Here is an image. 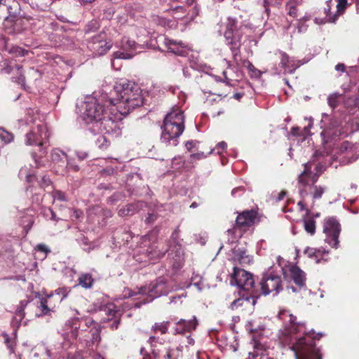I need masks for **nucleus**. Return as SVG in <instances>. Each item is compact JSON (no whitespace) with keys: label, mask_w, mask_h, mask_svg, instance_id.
<instances>
[{"label":"nucleus","mask_w":359,"mask_h":359,"mask_svg":"<svg viewBox=\"0 0 359 359\" xmlns=\"http://www.w3.org/2000/svg\"><path fill=\"white\" fill-rule=\"evenodd\" d=\"M288 323L285 328V340L287 341V337H290L288 343L292 344L296 359H323L315 342L322 337V334L307 332L305 324L297 322V317L292 314L289 315Z\"/></svg>","instance_id":"obj_1"},{"label":"nucleus","mask_w":359,"mask_h":359,"mask_svg":"<svg viewBox=\"0 0 359 359\" xmlns=\"http://www.w3.org/2000/svg\"><path fill=\"white\" fill-rule=\"evenodd\" d=\"M318 178L319 174L313 173L310 163L304 164V170L297 178L298 192L301 198L297 205L301 210H306L307 215L311 212L308 208L309 203H310L311 208H313L316 201L320 199L327 191L325 186L316 184Z\"/></svg>","instance_id":"obj_2"},{"label":"nucleus","mask_w":359,"mask_h":359,"mask_svg":"<svg viewBox=\"0 0 359 359\" xmlns=\"http://www.w3.org/2000/svg\"><path fill=\"white\" fill-rule=\"evenodd\" d=\"M116 97L109 100L111 110L120 117L128 114L131 110L142 106L144 98L141 88L135 83L123 81L114 87Z\"/></svg>","instance_id":"obj_3"},{"label":"nucleus","mask_w":359,"mask_h":359,"mask_svg":"<svg viewBox=\"0 0 359 359\" xmlns=\"http://www.w3.org/2000/svg\"><path fill=\"white\" fill-rule=\"evenodd\" d=\"M83 109L82 116L87 123L94 121L100 122L106 130H113L116 127V121L120 120V117L115 111L111 110L110 108L108 111L94 99L86 102Z\"/></svg>","instance_id":"obj_4"},{"label":"nucleus","mask_w":359,"mask_h":359,"mask_svg":"<svg viewBox=\"0 0 359 359\" xmlns=\"http://www.w3.org/2000/svg\"><path fill=\"white\" fill-rule=\"evenodd\" d=\"M184 119V112L178 108L168 113L161 126V141L165 143L172 141V144L176 146L178 144L177 139L185 129Z\"/></svg>","instance_id":"obj_5"},{"label":"nucleus","mask_w":359,"mask_h":359,"mask_svg":"<svg viewBox=\"0 0 359 359\" xmlns=\"http://www.w3.org/2000/svg\"><path fill=\"white\" fill-rule=\"evenodd\" d=\"M224 25V36L231 51L233 59L236 61L240 57L243 33L241 27H238V21L236 19L228 18Z\"/></svg>","instance_id":"obj_6"},{"label":"nucleus","mask_w":359,"mask_h":359,"mask_svg":"<svg viewBox=\"0 0 359 359\" xmlns=\"http://www.w3.org/2000/svg\"><path fill=\"white\" fill-rule=\"evenodd\" d=\"M257 217V211L245 210L239 213L236 219V224L232 229H228L227 233L232 235L233 239L241 238L243 233L254 225Z\"/></svg>","instance_id":"obj_7"},{"label":"nucleus","mask_w":359,"mask_h":359,"mask_svg":"<svg viewBox=\"0 0 359 359\" xmlns=\"http://www.w3.org/2000/svg\"><path fill=\"white\" fill-rule=\"evenodd\" d=\"M283 281L280 276L272 272L264 273L257 288L261 294L268 295L271 293L277 294L283 290Z\"/></svg>","instance_id":"obj_8"},{"label":"nucleus","mask_w":359,"mask_h":359,"mask_svg":"<svg viewBox=\"0 0 359 359\" xmlns=\"http://www.w3.org/2000/svg\"><path fill=\"white\" fill-rule=\"evenodd\" d=\"M232 279L243 292H249L253 296L259 297V290L255 285V280L250 273L244 269L234 267Z\"/></svg>","instance_id":"obj_9"},{"label":"nucleus","mask_w":359,"mask_h":359,"mask_svg":"<svg viewBox=\"0 0 359 359\" xmlns=\"http://www.w3.org/2000/svg\"><path fill=\"white\" fill-rule=\"evenodd\" d=\"M323 232L326 234L325 241L332 248L339 247V236L341 232V225L334 217H328L323 222Z\"/></svg>","instance_id":"obj_10"},{"label":"nucleus","mask_w":359,"mask_h":359,"mask_svg":"<svg viewBox=\"0 0 359 359\" xmlns=\"http://www.w3.org/2000/svg\"><path fill=\"white\" fill-rule=\"evenodd\" d=\"M111 43L108 41V35L102 31L94 36L88 43V48L96 55H102L107 53L111 48Z\"/></svg>","instance_id":"obj_11"},{"label":"nucleus","mask_w":359,"mask_h":359,"mask_svg":"<svg viewBox=\"0 0 359 359\" xmlns=\"http://www.w3.org/2000/svg\"><path fill=\"white\" fill-rule=\"evenodd\" d=\"M168 289L166 286V282L163 277L158 278L155 281L150 283L148 287H142L138 290V294H148L151 299L147 302L159 296L166 294Z\"/></svg>","instance_id":"obj_12"},{"label":"nucleus","mask_w":359,"mask_h":359,"mask_svg":"<svg viewBox=\"0 0 359 359\" xmlns=\"http://www.w3.org/2000/svg\"><path fill=\"white\" fill-rule=\"evenodd\" d=\"M48 138L47 127L43 123H40L33 127L26 135V144L27 145H37L41 147L43 141Z\"/></svg>","instance_id":"obj_13"},{"label":"nucleus","mask_w":359,"mask_h":359,"mask_svg":"<svg viewBox=\"0 0 359 359\" xmlns=\"http://www.w3.org/2000/svg\"><path fill=\"white\" fill-rule=\"evenodd\" d=\"M157 340L158 338L155 336H151L148 339V342L152 347L151 355L154 359H178L177 350L169 346H162L158 348L156 345Z\"/></svg>","instance_id":"obj_14"},{"label":"nucleus","mask_w":359,"mask_h":359,"mask_svg":"<svg viewBox=\"0 0 359 359\" xmlns=\"http://www.w3.org/2000/svg\"><path fill=\"white\" fill-rule=\"evenodd\" d=\"M61 302V299L53 293L42 298L40 301V305L39 306V309L41 311V315L46 316L48 315L50 311L55 312Z\"/></svg>","instance_id":"obj_15"},{"label":"nucleus","mask_w":359,"mask_h":359,"mask_svg":"<svg viewBox=\"0 0 359 359\" xmlns=\"http://www.w3.org/2000/svg\"><path fill=\"white\" fill-rule=\"evenodd\" d=\"M198 325L196 318L194 316L192 319L187 320L184 319L179 320L174 326L175 334H185L195 330Z\"/></svg>","instance_id":"obj_16"},{"label":"nucleus","mask_w":359,"mask_h":359,"mask_svg":"<svg viewBox=\"0 0 359 359\" xmlns=\"http://www.w3.org/2000/svg\"><path fill=\"white\" fill-rule=\"evenodd\" d=\"M80 322V318H72L65 323L66 337L70 342L75 341L79 336Z\"/></svg>","instance_id":"obj_17"},{"label":"nucleus","mask_w":359,"mask_h":359,"mask_svg":"<svg viewBox=\"0 0 359 359\" xmlns=\"http://www.w3.org/2000/svg\"><path fill=\"white\" fill-rule=\"evenodd\" d=\"M304 254L314 259L316 263H324L329 259V251L323 248H307L304 250Z\"/></svg>","instance_id":"obj_18"},{"label":"nucleus","mask_w":359,"mask_h":359,"mask_svg":"<svg viewBox=\"0 0 359 359\" xmlns=\"http://www.w3.org/2000/svg\"><path fill=\"white\" fill-rule=\"evenodd\" d=\"M280 64L279 65L284 70L285 74H292L297 68L295 61L290 58L289 55L283 51H280Z\"/></svg>","instance_id":"obj_19"},{"label":"nucleus","mask_w":359,"mask_h":359,"mask_svg":"<svg viewBox=\"0 0 359 359\" xmlns=\"http://www.w3.org/2000/svg\"><path fill=\"white\" fill-rule=\"evenodd\" d=\"M29 301L27 299L21 300L17 306L15 316L12 320V324L14 327H20L22 320L25 316V309L27 306Z\"/></svg>","instance_id":"obj_20"},{"label":"nucleus","mask_w":359,"mask_h":359,"mask_svg":"<svg viewBox=\"0 0 359 359\" xmlns=\"http://www.w3.org/2000/svg\"><path fill=\"white\" fill-rule=\"evenodd\" d=\"M290 276L294 283L299 287H303L305 285L306 274L297 266H292L290 268Z\"/></svg>","instance_id":"obj_21"},{"label":"nucleus","mask_w":359,"mask_h":359,"mask_svg":"<svg viewBox=\"0 0 359 359\" xmlns=\"http://www.w3.org/2000/svg\"><path fill=\"white\" fill-rule=\"evenodd\" d=\"M142 204L143 203L141 201L134 203H128L118 210V215L120 217L133 215L142 208Z\"/></svg>","instance_id":"obj_22"},{"label":"nucleus","mask_w":359,"mask_h":359,"mask_svg":"<svg viewBox=\"0 0 359 359\" xmlns=\"http://www.w3.org/2000/svg\"><path fill=\"white\" fill-rule=\"evenodd\" d=\"M343 104L346 109L349 112L354 113L359 109V87L358 93L345 97Z\"/></svg>","instance_id":"obj_23"},{"label":"nucleus","mask_w":359,"mask_h":359,"mask_svg":"<svg viewBox=\"0 0 359 359\" xmlns=\"http://www.w3.org/2000/svg\"><path fill=\"white\" fill-rule=\"evenodd\" d=\"M165 46L168 51L180 56H185L187 55V50L185 46L182 43H177L171 40L165 41Z\"/></svg>","instance_id":"obj_24"},{"label":"nucleus","mask_w":359,"mask_h":359,"mask_svg":"<svg viewBox=\"0 0 359 359\" xmlns=\"http://www.w3.org/2000/svg\"><path fill=\"white\" fill-rule=\"evenodd\" d=\"M259 297L253 296L252 294H243L242 297L235 299L231 305L232 309H238L239 306H242L244 304H250L255 305L256 304L257 299Z\"/></svg>","instance_id":"obj_25"},{"label":"nucleus","mask_w":359,"mask_h":359,"mask_svg":"<svg viewBox=\"0 0 359 359\" xmlns=\"http://www.w3.org/2000/svg\"><path fill=\"white\" fill-rule=\"evenodd\" d=\"M300 5H302V1L289 0L285 4L287 14L293 18H297L299 15L298 6Z\"/></svg>","instance_id":"obj_26"},{"label":"nucleus","mask_w":359,"mask_h":359,"mask_svg":"<svg viewBox=\"0 0 359 359\" xmlns=\"http://www.w3.org/2000/svg\"><path fill=\"white\" fill-rule=\"evenodd\" d=\"M348 5V0H337V12L335 14L328 18V22L332 23L335 22L339 16L344 13Z\"/></svg>","instance_id":"obj_27"},{"label":"nucleus","mask_w":359,"mask_h":359,"mask_svg":"<svg viewBox=\"0 0 359 359\" xmlns=\"http://www.w3.org/2000/svg\"><path fill=\"white\" fill-rule=\"evenodd\" d=\"M233 254L236 259L241 264H249L251 262V257L248 254L245 248H237L233 250Z\"/></svg>","instance_id":"obj_28"},{"label":"nucleus","mask_w":359,"mask_h":359,"mask_svg":"<svg viewBox=\"0 0 359 359\" xmlns=\"http://www.w3.org/2000/svg\"><path fill=\"white\" fill-rule=\"evenodd\" d=\"M13 0H0V19L7 20L11 14V3Z\"/></svg>","instance_id":"obj_29"},{"label":"nucleus","mask_w":359,"mask_h":359,"mask_svg":"<svg viewBox=\"0 0 359 359\" xmlns=\"http://www.w3.org/2000/svg\"><path fill=\"white\" fill-rule=\"evenodd\" d=\"M79 285L85 289H90L94 283V279L90 273H82L78 278Z\"/></svg>","instance_id":"obj_30"},{"label":"nucleus","mask_w":359,"mask_h":359,"mask_svg":"<svg viewBox=\"0 0 359 359\" xmlns=\"http://www.w3.org/2000/svg\"><path fill=\"white\" fill-rule=\"evenodd\" d=\"M15 71L17 73V76H12V81L20 85L21 87L24 89L26 88L25 80L26 78L22 72V67L21 65H17L15 67Z\"/></svg>","instance_id":"obj_31"},{"label":"nucleus","mask_w":359,"mask_h":359,"mask_svg":"<svg viewBox=\"0 0 359 359\" xmlns=\"http://www.w3.org/2000/svg\"><path fill=\"white\" fill-rule=\"evenodd\" d=\"M6 50L11 55H12L13 56L15 57H24L26 55L28 54V50H25L20 46H8L6 45Z\"/></svg>","instance_id":"obj_32"},{"label":"nucleus","mask_w":359,"mask_h":359,"mask_svg":"<svg viewBox=\"0 0 359 359\" xmlns=\"http://www.w3.org/2000/svg\"><path fill=\"white\" fill-rule=\"evenodd\" d=\"M306 215L307 217L303 219L304 229L308 233L314 235L316 233V221L313 217H309V215L306 214Z\"/></svg>","instance_id":"obj_33"},{"label":"nucleus","mask_w":359,"mask_h":359,"mask_svg":"<svg viewBox=\"0 0 359 359\" xmlns=\"http://www.w3.org/2000/svg\"><path fill=\"white\" fill-rule=\"evenodd\" d=\"M170 324V321L155 323L151 327V331L155 334L160 332L161 334H165L168 331Z\"/></svg>","instance_id":"obj_34"},{"label":"nucleus","mask_w":359,"mask_h":359,"mask_svg":"<svg viewBox=\"0 0 359 359\" xmlns=\"http://www.w3.org/2000/svg\"><path fill=\"white\" fill-rule=\"evenodd\" d=\"M105 311L108 316L107 320H111L113 318L116 317H121L122 315V312L120 310H118L114 304L108 305L105 309Z\"/></svg>","instance_id":"obj_35"},{"label":"nucleus","mask_w":359,"mask_h":359,"mask_svg":"<svg viewBox=\"0 0 359 359\" xmlns=\"http://www.w3.org/2000/svg\"><path fill=\"white\" fill-rule=\"evenodd\" d=\"M246 67L248 70V73L252 78H259L262 76V72L257 69L249 60L245 61Z\"/></svg>","instance_id":"obj_36"},{"label":"nucleus","mask_w":359,"mask_h":359,"mask_svg":"<svg viewBox=\"0 0 359 359\" xmlns=\"http://www.w3.org/2000/svg\"><path fill=\"white\" fill-rule=\"evenodd\" d=\"M34 222V218L32 216L26 215L22 217L21 220V224L23 226L24 229L25 230L26 233L32 229L33 224Z\"/></svg>","instance_id":"obj_37"},{"label":"nucleus","mask_w":359,"mask_h":359,"mask_svg":"<svg viewBox=\"0 0 359 359\" xmlns=\"http://www.w3.org/2000/svg\"><path fill=\"white\" fill-rule=\"evenodd\" d=\"M169 250H170L171 253H172L175 251V257H180L181 255L182 254V246L179 243H175L174 245L170 246L169 248ZM167 251H168V250H166L163 252H160L159 254L157 255V257H161L164 256L165 252H167Z\"/></svg>","instance_id":"obj_38"},{"label":"nucleus","mask_w":359,"mask_h":359,"mask_svg":"<svg viewBox=\"0 0 359 359\" xmlns=\"http://www.w3.org/2000/svg\"><path fill=\"white\" fill-rule=\"evenodd\" d=\"M341 97V95L339 93H332L329 95L327 97V103L328 105L332 109H334L339 106V97Z\"/></svg>","instance_id":"obj_39"},{"label":"nucleus","mask_w":359,"mask_h":359,"mask_svg":"<svg viewBox=\"0 0 359 359\" xmlns=\"http://www.w3.org/2000/svg\"><path fill=\"white\" fill-rule=\"evenodd\" d=\"M41 78V72L34 67H31L27 72V79L29 81H35Z\"/></svg>","instance_id":"obj_40"},{"label":"nucleus","mask_w":359,"mask_h":359,"mask_svg":"<svg viewBox=\"0 0 359 359\" xmlns=\"http://www.w3.org/2000/svg\"><path fill=\"white\" fill-rule=\"evenodd\" d=\"M4 343L11 353L15 352V341L11 339L8 334H4Z\"/></svg>","instance_id":"obj_41"},{"label":"nucleus","mask_w":359,"mask_h":359,"mask_svg":"<svg viewBox=\"0 0 359 359\" xmlns=\"http://www.w3.org/2000/svg\"><path fill=\"white\" fill-rule=\"evenodd\" d=\"M69 292L70 290L67 287H59L55 290L53 294L57 295L61 299V302H62L63 299L67 297Z\"/></svg>","instance_id":"obj_42"},{"label":"nucleus","mask_w":359,"mask_h":359,"mask_svg":"<svg viewBox=\"0 0 359 359\" xmlns=\"http://www.w3.org/2000/svg\"><path fill=\"white\" fill-rule=\"evenodd\" d=\"M13 135L3 128H0V139L4 142L8 143L13 140Z\"/></svg>","instance_id":"obj_43"},{"label":"nucleus","mask_w":359,"mask_h":359,"mask_svg":"<svg viewBox=\"0 0 359 359\" xmlns=\"http://www.w3.org/2000/svg\"><path fill=\"white\" fill-rule=\"evenodd\" d=\"M51 196L53 198L54 201L56 199L59 200L60 201H67L65 194L59 190H54L51 193Z\"/></svg>","instance_id":"obj_44"},{"label":"nucleus","mask_w":359,"mask_h":359,"mask_svg":"<svg viewBox=\"0 0 359 359\" xmlns=\"http://www.w3.org/2000/svg\"><path fill=\"white\" fill-rule=\"evenodd\" d=\"M60 156H62L61 160H62V158H66L67 157L65 153L62 152L58 149H54L51 153V158L53 161L57 162Z\"/></svg>","instance_id":"obj_45"},{"label":"nucleus","mask_w":359,"mask_h":359,"mask_svg":"<svg viewBox=\"0 0 359 359\" xmlns=\"http://www.w3.org/2000/svg\"><path fill=\"white\" fill-rule=\"evenodd\" d=\"M309 20V18L304 17L300 18L297 24V28L298 29V32H304L306 30V26L305 25V22Z\"/></svg>","instance_id":"obj_46"},{"label":"nucleus","mask_w":359,"mask_h":359,"mask_svg":"<svg viewBox=\"0 0 359 359\" xmlns=\"http://www.w3.org/2000/svg\"><path fill=\"white\" fill-rule=\"evenodd\" d=\"M96 144L99 148L102 149L107 148V145H108L107 139L103 135H99L97 137V140H96Z\"/></svg>","instance_id":"obj_47"},{"label":"nucleus","mask_w":359,"mask_h":359,"mask_svg":"<svg viewBox=\"0 0 359 359\" xmlns=\"http://www.w3.org/2000/svg\"><path fill=\"white\" fill-rule=\"evenodd\" d=\"M257 350H259L258 345L255 346ZM250 359H274L269 357L268 355L264 354L263 353H259L258 351H256L255 353L252 355V358Z\"/></svg>","instance_id":"obj_48"},{"label":"nucleus","mask_w":359,"mask_h":359,"mask_svg":"<svg viewBox=\"0 0 359 359\" xmlns=\"http://www.w3.org/2000/svg\"><path fill=\"white\" fill-rule=\"evenodd\" d=\"M83 320V321L85 323V325L87 327H89V328L92 327V328H94V329L97 328V323L94 320H93L92 318H84Z\"/></svg>","instance_id":"obj_49"},{"label":"nucleus","mask_w":359,"mask_h":359,"mask_svg":"<svg viewBox=\"0 0 359 359\" xmlns=\"http://www.w3.org/2000/svg\"><path fill=\"white\" fill-rule=\"evenodd\" d=\"M226 148L227 144L222 141L217 144L215 149L217 150V154H222L226 149Z\"/></svg>","instance_id":"obj_50"},{"label":"nucleus","mask_w":359,"mask_h":359,"mask_svg":"<svg viewBox=\"0 0 359 359\" xmlns=\"http://www.w3.org/2000/svg\"><path fill=\"white\" fill-rule=\"evenodd\" d=\"M51 184L50 179L47 176H43L39 182V185L41 188H46Z\"/></svg>","instance_id":"obj_51"},{"label":"nucleus","mask_w":359,"mask_h":359,"mask_svg":"<svg viewBox=\"0 0 359 359\" xmlns=\"http://www.w3.org/2000/svg\"><path fill=\"white\" fill-rule=\"evenodd\" d=\"M111 320L112 323L109 325L110 329L111 330H117L121 323V317L114 318Z\"/></svg>","instance_id":"obj_52"},{"label":"nucleus","mask_w":359,"mask_h":359,"mask_svg":"<svg viewBox=\"0 0 359 359\" xmlns=\"http://www.w3.org/2000/svg\"><path fill=\"white\" fill-rule=\"evenodd\" d=\"M36 250L45 253L46 255L50 252V249L45 244H38L36 248Z\"/></svg>","instance_id":"obj_53"},{"label":"nucleus","mask_w":359,"mask_h":359,"mask_svg":"<svg viewBox=\"0 0 359 359\" xmlns=\"http://www.w3.org/2000/svg\"><path fill=\"white\" fill-rule=\"evenodd\" d=\"M158 217V215L155 213H149L147 217L145 219V222L147 224H152L154 223Z\"/></svg>","instance_id":"obj_54"},{"label":"nucleus","mask_w":359,"mask_h":359,"mask_svg":"<svg viewBox=\"0 0 359 359\" xmlns=\"http://www.w3.org/2000/svg\"><path fill=\"white\" fill-rule=\"evenodd\" d=\"M83 216V211L79 209H74L71 215L72 219H78Z\"/></svg>","instance_id":"obj_55"},{"label":"nucleus","mask_w":359,"mask_h":359,"mask_svg":"<svg viewBox=\"0 0 359 359\" xmlns=\"http://www.w3.org/2000/svg\"><path fill=\"white\" fill-rule=\"evenodd\" d=\"M223 75V80L224 82H225L226 84H231V81H233V79L228 76V72L226 70H224L222 72Z\"/></svg>","instance_id":"obj_56"},{"label":"nucleus","mask_w":359,"mask_h":359,"mask_svg":"<svg viewBox=\"0 0 359 359\" xmlns=\"http://www.w3.org/2000/svg\"><path fill=\"white\" fill-rule=\"evenodd\" d=\"M269 6H276V1L275 0H264V6L266 8V11L269 12V10L268 7Z\"/></svg>","instance_id":"obj_57"},{"label":"nucleus","mask_w":359,"mask_h":359,"mask_svg":"<svg viewBox=\"0 0 359 359\" xmlns=\"http://www.w3.org/2000/svg\"><path fill=\"white\" fill-rule=\"evenodd\" d=\"M5 66L4 67V68L1 69V72L3 73H5V74H11L13 69V68L9 65L7 62H5Z\"/></svg>","instance_id":"obj_58"},{"label":"nucleus","mask_w":359,"mask_h":359,"mask_svg":"<svg viewBox=\"0 0 359 359\" xmlns=\"http://www.w3.org/2000/svg\"><path fill=\"white\" fill-rule=\"evenodd\" d=\"M208 93H210V94H213V95H222V93H221L217 89V88L215 87V86L211 87V88L208 90Z\"/></svg>","instance_id":"obj_59"},{"label":"nucleus","mask_w":359,"mask_h":359,"mask_svg":"<svg viewBox=\"0 0 359 359\" xmlns=\"http://www.w3.org/2000/svg\"><path fill=\"white\" fill-rule=\"evenodd\" d=\"M203 157V153H196L192 154L190 156V158L192 159L200 160Z\"/></svg>","instance_id":"obj_60"},{"label":"nucleus","mask_w":359,"mask_h":359,"mask_svg":"<svg viewBox=\"0 0 359 359\" xmlns=\"http://www.w3.org/2000/svg\"><path fill=\"white\" fill-rule=\"evenodd\" d=\"M238 191H244V187H238L234 188L231 191L232 196H236V194H238Z\"/></svg>","instance_id":"obj_61"},{"label":"nucleus","mask_w":359,"mask_h":359,"mask_svg":"<svg viewBox=\"0 0 359 359\" xmlns=\"http://www.w3.org/2000/svg\"><path fill=\"white\" fill-rule=\"evenodd\" d=\"M346 67L342 63H339L335 66V69L339 72H344L345 71Z\"/></svg>","instance_id":"obj_62"},{"label":"nucleus","mask_w":359,"mask_h":359,"mask_svg":"<svg viewBox=\"0 0 359 359\" xmlns=\"http://www.w3.org/2000/svg\"><path fill=\"white\" fill-rule=\"evenodd\" d=\"M125 55L126 54L124 53L119 51L115 52L114 53V55L116 58H126Z\"/></svg>","instance_id":"obj_63"},{"label":"nucleus","mask_w":359,"mask_h":359,"mask_svg":"<svg viewBox=\"0 0 359 359\" xmlns=\"http://www.w3.org/2000/svg\"><path fill=\"white\" fill-rule=\"evenodd\" d=\"M285 195H286V191H281L278 194V198H277V201H280L283 200L284 198V197L285 196Z\"/></svg>","instance_id":"obj_64"}]
</instances>
